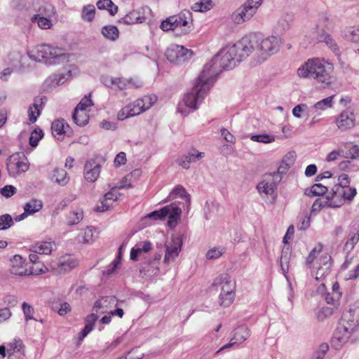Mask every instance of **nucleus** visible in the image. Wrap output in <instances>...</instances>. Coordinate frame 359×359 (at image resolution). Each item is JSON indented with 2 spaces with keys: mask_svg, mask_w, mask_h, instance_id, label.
<instances>
[{
  "mask_svg": "<svg viewBox=\"0 0 359 359\" xmlns=\"http://www.w3.org/2000/svg\"><path fill=\"white\" fill-rule=\"evenodd\" d=\"M333 72L334 66L332 63L319 58H312L298 69L297 74L302 78L313 79L322 87L325 88L334 81Z\"/></svg>",
  "mask_w": 359,
  "mask_h": 359,
  "instance_id": "1",
  "label": "nucleus"
},
{
  "mask_svg": "<svg viewBox=\"0 0 359 359\" xmlns=\"http://www.w3.org/2000/svg\"><path fill=\"white\" fill-rule=\"evenodd\" d=\"M248 44L249 43L247 39H244V37H243L236 43L226 46L209 62L212 64L210 72L217 75V76L219 75V72L213 69L214 65L218 60V57H219L220 66L223 69L228 70L234 68L242 60L250 55L249 50H248Z\"/></svg>",
  "mask_w": 359,
  "mask_h": 359,
  "instance_id": "2",
  "label": "nucleus"
},
{
  "mask_svg": "<svg viewBox=\"0 0 359 359\" xmlns=\"http://www.w3.org/2000/svg\"><path fill=\"white\" fill-rule=\"evenodd\" d=\"M212 63H207L196 80L191 91L187 93L183 99L185 106L196 110L202 102L208 92L217 79V75L212 74Z\"/></svg>",
  "mask_w": 359,
  "mask_h": 359,
  "instance_id": "3",
  "label": "nucleus"
},
{
  "mask_svg": "<svg viewBox=\"0 0 359 359\" xmlns=\"http://www.w3.org/2000/svg\"><path fill=\"white\" fill-rule=\"evenodd\" d=\"M243 37L249 43L248 45L249 55L255 52L262 61H264L269 55L277 53L280 45V39L274 36L262 39L257 34H250Z\"/></svg>",
  "mask_w": 359,
  "mask_h": 359,
  "instance_id": "4",
  "label": "nucleus"
},
{
  "mask_svg": "<svg viewBox=\"0 0 359 359\" xmlns=\"http://www.w3.org/2000/svg\"><path fill=\"white\" fill-rule=\"evenodd\" d=\"M358 325V320L354 318L351 310L344 313L333 334L332 346L335 350L341 349L348 342L351 334L357 330Z\"/></svg>",
  "mask_w": 359,
  "mask_h": 359,
  "instance_id": "5",
  "label": "nucleus"
},
{
  "mask_svg": "<svg viewBox=\"0 0 359 359\" xmlns=\"http://www.w3.org/2000/svg\"><path fill=\"white\" fill-rule=\"evenodd\" d=\"M192 13L189 10L184 9L177 15H174L163 20L161 29L163 31L177 30V34L186 35L193 29Z\"/></svg>",
  "mask_w": 359,
  "mask_h": 359,
  "instance_id": "6",
  "label": "nucleus"
},
{
  "mask_svg": "<svg viewBox=\"0 0 359 359\" xmlns=\"http://www.w3.org/2000/svg\"><path fill=\"white\" fill-rule=\"evenodd\" d=\"M28 55L30 59L36 62L49 59L53 60L54 63H60L68 60L67 55L62 49L47 44L35 46L29 50Z\"/></svg>",
  "mask_w": 359,
  "mask_h": 359,
  "instance_id": "7",
  "label": "nucleus"
},
{
  "mask_svg": "<svg viewBox=\"0 0 359 359\" xmlns=\"http://www.w3.org/2000/svg\"><path fill=\"white\" fill-rule=\"evenodd\" d=\"M181 213V208L175 203H172L170 205L163 207L159 210H155L149 213L145 218L154 220H164L165 217H168V226L170 228H175Z\"/></svg>",
  "mask_w": 359,
  "mask_h": 359,
  "instance_id": "8",
  "label": "nucleus"
},
{
  "mask_svg": "<svg viewBox=\"0 0 359 359\" xmlns=\"http://www.w3.org/2000/svg\"><path fill=\"white\" fill-rule=\"evenodd\" d=\"M263 0H247L231 15V20L236 24L250 20L257 13Z\"/></svg>",
  "mask_w": 359,
  "mask_h": 359,
  "instance_id": "9",
  "label": "nucleus"
},
{
  "mask_svg": "<svg viewBox=\"0 0 359 359\" xmlns=\"http://www.w3.org/2000/svg\"><path fill=\"white\" fill-rule=\"evenodd\" d=\"M27 263L20 255H15L11 259L10 271L12 274L23 276L29 275H39L44 271L42 268H27Z\"/></svg>",
  "mask_w": 359,
  "mask_h": 359,
  "instance_id": "10",
  "label": "nucleus"
},
{
  "mask_svg": "<svg viewBox=\"0 0 359 359\" xmlns=\"http://www.w3.org/2000/svg\"><path fill=\"white\" fill-rule=\"evenodd\" d=\"M183 244V236H172L170 241L165 244V253L164 262L170 264L175 260L182 250Z\"/></svg>",
  "mask_w": 359,
  "mask_h": 359,
  "instance_id": "11",
  "label": "nucleus"
},
{
  "mask_svg": "<svg viewBox=\"0 0 359 359\" xmlns=\"http://www.w3.org/2000/svg\"><path fill=\"white\" fill-rule=\"evenodd\" d=\"M193 52L182 46L172 44L165 51L167 59L172 63L183 62L192 56Z\"/></svg>",
  "mask_w": 359,
  "mask_h": 359,
  "instance_id": "12",
  "label": "nucleus"
},
{
  "mask_svg": "<svg viewBox=\"0 0 359 359\" xmlns=\"http://www.w3.org/2000/svg\"><path fill=\"white\" fill-rule=\"evenodd\" d=\"M27 158H21L18 155H12L7 159L6 168L11 177H15L29 169Z\"/></svg>",
  "mask_w": 359,
  "mask_h": 359,
  "instance_id": "13",
  "label": "nucleus"
},
{
  "mask_svg": "<svg viewBox=\"0 0 359 359\" xmlns=\"http://www.w3.org/2000/svg\"><path fill=\"white\" fill-rule=\"evenodd\" d=\"M335 123L342 132L351 130L355 125V116L351 110H344L337 117Z\"/></svg>",
  "mask_w": 359,
  "mask_h": 359,
  "instance_id": "14",
  "label": "nucleus"
},
{
  "mask_svg": "<svg viewBox=\"0 0 359 359\" xmlns=\"http://www.w3.org/2000/svg\"><path fill=\"white\" fill-rule=\"evenodd\" d=\"M78 264L79 262L75 257L67 255L60 258L58 262L51 267L55 273L62 274L74 269Z\"/></svg>",
  "mask_w": 359,
  "mask_h": 359,
  "instance_id": "15",
  "label": "nucleus"
},
{
  "mask_svg": "<svg viewBox=\"0 0 359 359\" xmlns=\"http://www.w3.org/2000/svg\"><path fill=\"white\" fill-rule=\"evenodd\" d=\"M212 285H221V292L236 297V282L231 280L227 273H223L217 277Z\"/></svg>",
  "mask_w": 359,
  "mask_h": 359,
  "instance_id": "16",
  "label": "nucleus"
},
{
  "mask_svg": "<svg viewBox=\"0 0 359 359\" xmlns=\"http://www.w3.org/2000/svg\"><path fill=\"white\" fill-rule=\"evenodd\" d=\"M345 187L338 185H334L332 188L331 193L327 196L328 206L331 208H338L344 204V195Z\"/></svg>",
  "mask_w": 359,
  "mask_h": 359,
  "instance_id": "17",
  "label": "nucleus"
},
{
  "mask_svg": "<svg viewBox=\"0 0 359 359\" xmlns=\"http://www.w3.org/2000/svg\"><path fill=\"white\" fill-rule=\"evenodd\" d=\"M203 152H199L196 149L189 151L187 154L180 156L177 159V163L184 169L189 168L190 163L196 162L204 156Z\"/></svg>",
  "mask_w": 359,
  "mask_h": 359,
  "instance_id": "18",
  "label": "nucleus"
},
{
  "mask_svg": "<svg viewBox=\"0 0 359 359\" xmlns=\"http://www.w3.org/2000/svg\"><path fill=\"white\" fill-rule=\"evenodd\" d=\"M100 165L93 160L88 161L84 166L85 179L89 182H95L100 175Z\"/></svg>",
  "mask_w": 359,
  "mask_h": 359,
  "instance_id": "19",
  "label": "nucleus"
},
{
  "mask_svg": "<svg viewBox=\"0 0 359 359\" xmlns=\"http://www.w3.org/2000/svg\"><path fill=\"white\" fill-rule=\"evenodd\" d=\"M69 130V126L65 122L64 119L55 120L52 123L51 131L53 135L58 140H63V135L67 134Z\"/></svg>",
  "mask_w": 359,
  "mask_h": 359,
  "instance_id": "20",
  "label": "nucleus"
},
{
  "mask_svg": "<svg viewBox=\"0 0 359 359\" xmlns=\"http://www.w3.org/2000/svg\"><path fill=\"white\" fill-rule=\"evenodd\" d=\"M49 179L60 186L66 185L69 178L64 169L55 168L49 173Z\"/></svg>",
  "mask_w": 359,
  "mask_h": 359,
  "instance_id": "21",
  "label": "nucleus"
},
{
  "mask_svg": "<svg viewBox=\"0 0 359 359\" xmlns=\"http://www.w3.org/2000/svg\"><path fill=\"white\" fill-rule=\"evenodd\" d=\"M55 243L52 241H39L30 247V250L40 255H49L53 250Z\"/></svg>",
  "mask_w": 359,
  "mask_h": 359,
  "instance_id": "22",
  "label": "nucleus"
},
{
  "mask_svg": "<svg viewBox=\"0 0 359 359\" xmlns=\"http://www.w3.org/2000/svg\"><path fill=\"white\" fill-rule=\"evenodd\" d=\"M250 336V330L245 325H240L233 330L232 340L234 343L241 344Z\"/></svg>",
  "mask_w": 359,
  "mask_h": 359,
  "instance_id": "23",
  "label": "nucleus"
},
{
  "mask_svg": "<svg viewBox=\"0 0 359 359\" xmlns=\"http://www.w3.org/2000/svg\"><path fill=\"white\" fill-rule=\"evenodd\" d=\"M331 257L328 255L323 256L320 258V262L323 263L322 266L317 268L316 273V279L320 280L323 278L330 271L331 267Z\"/></svg>",
  "mask_w": 359,
  "mask_h": 359,
  "instance_id": "24",
  "label": "nucleus"
},
{
  "mask_svg": "<svg viewBox=\"0 0 359 359\" xmlns=\"http://www.w3.org/2000/svg\"><path fill=\"white\" fill-rule=\"evenodd\" d=\"M145 17L141 15L138 11H133L123 17L119 22L125 25H133L135 23H142L145 21Z\"/></svg>",
  "mask_w": 359,
  "mask_h": 359,
  "instance_id": "25",
  "label": "nucleus"
},
{
  "mask_svg": "<svg viewBox=\"0 0 359 359\" xmlns=\"http://www.w3.org/2000/svg\"><path fill=\"white\" fill-rule=\"evenodd\" d=\"M177 196L186 200L188 203H190V195L186 191L185 189L182 186L178 185L175 187L169 194L167 201H172Z\"/></svg>",
  "mask_w": 359,
  "mask_h": 359,
  "instance_id": "26",
  "label": "nucleus"
},
{
  "mask_svg": "<svg viewBox=\"0 0 359 359\" xmlns=\"http://www.w3.org/2000/svg\"><path fill=\"white\" fill-rule=\"evenodd\" d=\"M334 97V95H331L316 102L313 106V114H316V115H320V113L319 111H324L332 107V99Z\"/></svg>",
  "mask_w": 359,
  "mask_h": 359,
  "instance_id": "27",
  "label": "nucleus"
},
{
  "mask_svg": "<svg viewBox=\"0 0 359 359\" xmlns=\"http://www.w3.org/2000/svg\"><path fill=\"white\" fill-rule=\"evenodd\" d=\"M43 208V203L41 200L32 198L25 203L24 211L25 214L33 215L39 212Z\"/></svg>",
  "mask_w": 359,
  "mask_h": 359,
  "instance_id": "28",
  "label": "nucleus"
},
{
  "mask_svg": "<svg viewBox=\"0 0 359 359\" xmlns=\"http://www.w3.org/2000/svg\"><path fill=\"white\" fill-rule=\"evenodd\" d=\"M97 7L100 10L106 9L111 15H114L118 12V6L111 0H99L97 2Z\"/></svg>",
  "mask_w": 359,
  "mask_h": 359,
  "instance_id": "29",
  "label": "nucleus"
},
{
  "mask_svg": "<svg viewBox=\"0 0 359 359\" xmlns=\"http://www.w3.org/2000/svg\"><path fill=\"white\" fill-rule=\"evenodd\" d=\"M328 191L327 187L321 184H315L310 189L305 190V194L309 196H322Z\"/></svg>",
  "mask_w": 359,
  "mask_h": 359,
  "instance_id": "30",
  "label": "nucleus"
},
{
  "mask_svg": "<svg viewBox=\"0 0 359 359\" xmlns=\"http://www.w3.org/2000/svg\"><path fill=\"white\" fill-rule=\"evenodd\" d=\"M102 34L105 38L111 41H116L119 36L118 29L113 25L104 26L102 29Z\"/></svg>",
  "mask_w": 359,
  "mask_h": 359,
  "instance_id": "31",
  "label": "nucleus"
},
{
  "mask_svg": "<svg viewBox=\"0 0 359 359\" xmlns=\"http://www.w3.org/2000/svg\"><path fill=\"white\" fill-rule=\"evenodd\" d=\"M119 302H123V301L118 300L115 297H104L95 302L93 309L96 312H98L100 309L103 310L102 303L115 304V306L117 307Z\"/></svg>",
  "mask_w": 359,
  "mask_h": 359,
  "instance_id": "32",
  "label": "nucleus"
},
{
  "mask_svg": "<svg viewBox=\"0 0 359 359\" xmlns=\"http://www.w3.org/2000/svg\"><path fill=\"white\" fill-rule=\"evenodd\" d=\"M282 177H280L278 173L274 172L266 173L263 177V182L268 183L271 187L276 189L278 184L281 182Z\"/></svg>",
  "mask_w": 359,
  "mask_h": 359,
  "instance_id": "33",
  "label": "nucleus"
},
{
  "mask_svg": "<svg viewBox=\"0 0 359 359\" xmlns=\"http://www.w3.org/2000/svg\"><path fill=\"white\" fill-rule=\"evenodd\" d=\"M212 7V1L211 0H200L191 6V9L196 12H205L210 10Z\"/></svg>",
  "mask_w": 359,
  "mask_h": 359,
  "instance_id": "34",
  "label": "nucleus"
},
{
  "mask_svg": "<svg viewBox=\"0 0 359 359\" xmlns=\"http://www.w3.org/2000/svg\"><path fill=\"white\" fill-rule=\"evenodd\" d=\"M290 258V253L289 248H285L282 250L281 256L280 258V264L281 270L284 274H286L289 269V261Z\"/></svg>",
  "mask_w": 359,
  "mask_h": 359,
  "instance_id": "35",
  "label": "nucleus"
},
{
  "mask_svg": "<svg viewBox=\"0 0 359 359\" xmlns=\"http://www.w3.org/2000/svg\"><path fill=\"white\" fill-rule=\"evenodd\" d=\"M319 41L325 43L334 52L339 50L337 42L330 34L323 33L320 36Z\"/></svg>",
  "mask_w": 359,
  "mask_h": 359,
  "instance_id": "36",
  "label": "nucleus"
},
{
  "mask_svg": "<svg viewBox=\"0 0 359 359\" xmlns=\"http://www.w3.org/2000/svg\"><path fill=\"white\" fill-rule=\"evenodd\" d=\"M72 118L79 126H84L88 123L89 117L86 112H76L74 111Z\"/></svg>",
  "mask_w": 359,
  "mask_h": 359,
  "instance_id": "37",
  "label": "nucleus"
},
{
  "mask_svg": "<svg viewBox=\"0 0 359 359\" xmlns=\"http://www.w3.org/2000/svg\"><path fill=\"white\" fill-rule=\"evenodd\" d=\"M95 8L93 5L89 4L83 8L81 17L85 21L90 22L95 17Z\"/></svg>",
  "mask_w": 359,
  "mask_h": 359,
  "instance_id": "38",
  "label": "nucleus"
},
{
  "mask_svg": "<svg viewBox=\"0 0 359 359\" xmlns=\"http://www.w3.org/2000/svg\"><path fill=\"white\" fill-rule=\"evenodd\" d=\"M83 213L81 209H78L69 213L67 224L69 226L76 224L83 219Z\"/></svg>",
  "mask_w": 359,
  "mask_h": 359,
  "instance_id": "39",
  "label": "nucleus"
},
{
  "mask_svg": "<svg viewBox=\"0 0 359 359\" xmlns=\"http://www.w3.org/2000/svg\"><path fill=\"white\" fill-rule=\"evenodd\" d=\"M32 21L36 22L41 29H50L52 26L51 21L48 18L41 16L39 14L34 15Z\"/></svg>",
  "mask_w": 359,
  "mask_h": 359,
  "instance_id": "40",
  "label": "nucleus"
},
{
  "mask_svg": "<svg viewBox=\"0 0 359 359\" xmlns=\"http://www.w3.org/2000/svg\"><path fill=\"white\" fill-rule=\"evenodd\" d=\"M79 241L83 243H90L93 241V229L88 227L79 236Z\"/></svg>",
  "mask_w": 359,
  "mask_h": 359,
  "instance_id": "41",
  "label": "nucleus"
},
{
  "mask_svg": "<svg viewBox=\"0 0 359 359\" xmlns=\"http://www.w3.org/2000/svg\"><path fill=\"white\" fill-rule=\"evenodd\" d=\"M257 189L260 194H264L265 196H271L274 193L275 188L271 187L268 183L263 182L262 180L257 184Z\"/></svg>",
  "mask_w": 359,
  "mask_h": 359,
  "instance_id": "42",
  "label": "nucleus"
},
{
  "mask_svg": "<svg viewBox=\"0 0 359 359\" xmlns=\"http://www.w3.org/2000/svg\"><path fill=\"white\" fill-rule=\"evenodd\" d=\"M43 133L42 130L39 128L34 129L29 137V144L32 147H35L38 145L39 140L43 137Z\"/></svg>",
  "mask_w": 359,
  "mask_h": 359,
  "instance_id": "43",
  "label": "nucleus"
},
{
  "mask_svg": "<svg viewBox=\"0 0 359 359\" xmlns=\"http://www.w3.org/2000/svg\"><path fill=\"white\" fill-rule=\"evenodd\" d=\"M142 101L140 100H137L134 101L133 103L128 104V107L131 109V114L133 116L139 115L142 112L144 111V104L142 103Z\"/></svg>",
  "mask_w": 359,
  "mask_h": 359,
  "instance_id": "44",
  "label": "nucleus"
},
{
  "mask_svg": "<svg viewBox=\"0 0 359 359\" xmlns=\"http://www.w3.org/2000/svg\"><path fill=\"white\" fill-rule=\"evenodd\" d=\"M250 140L254 142L267 144L274 142L275 137L273 135H269L267 134H259L251 135Z\"/></svg>",
  "mask_w": 359,
  "mask_h": 359,
  "instance_id": "45",
  "label": "nucleus"
},
{
  "mask_svg": "<svg viewBox=\"0 0 359 359\" xmlns=\"http://www.w3.org/2000/svg\"><path fill=\"white\" fill-rule=\"evenodd\" d=\"M225 252V249L221 247H215L210 249L206 253L208 259H217Z\"/></svg>",
  "mask_w": 359,
  "mask_h": 359,
  "instance_id": "46",
  "label": "nucleus"
},
{
  "mask_svg": "<svg viewBox=\"0 0 359 359\" xmlns=\"http://www.w3.org/2000/svg\"><path fill=\"white\" fill-rule=\"evenodd\" d=\"M235 297L220 292L219 295V304L222 307H229L234 301Z\"/></svg>",
  "mask_w": 359,
  "mask_h": 359,
  "instance_id": "47",
  "label": "nucleus"
},
{
  "mask_svg": "<svg viewBox=\"0 0 359 359\" xmlns=\"http://www.w3.org/2000/svg\"><path fill=\"white\" fill-rule=\"evenodd\" d=\"M13 219L9 214L0 216V230H6L13 225Z\"/></svg>",
  "mask_w": 359,
  "mask_h": 359,
  "instance_id": "48",
  "label": "nucleus"
},
{
  "mask_svg": "<svg viewBox=\"0 0 359 359\" xmlns=\"http://www.w3.org/2000/svg\"><path fill=\"white\" fill-rule=\"evenodd\" d=\"M93 102L90 99V95H89L88 97L85 96L77 104V106L74 109V111L86 112L85 111L86 108L91 106Z\"/></svg>",
  "mask_w": 359,
  "mask_h": 359,
  "instance_id": "49",
  "label": "nucleus"
},
{
  "mask_svg": "<svg viewBox=\"0 0 359 359\" xmlns=\"http://www.w3.org/2000/svg\"><path fill=\"white\" fill-rule=\"evenodd\" d=\"M22 309L23 313L25 316V319L26 321H28L29 320H36L34 318L33 314L34 313V308L31 305L28 304L26 302H23L22 304Z\"/></svg>",
  "mask_w": 359,
  "mask_h": 359,
  "instance_id": "50",
  "label": "nucleus"
},
{
  "mask_svg": "<svg viewBox=\"0 0 359 359\" xmlns=\"http://www.w3.org/2000/svg\"><path fill=\"white\" fill-rule=\"evenodd\" d=\"M333 314V309L323 307L316 313V318L319 321H323L325 318Z\"/></svg>",
  "mask_w": 359,
  "mask_h": 359,
  "instance_id": "51",
  "label": "nucleus"
},
{
  "mask_svg": "<svg viewBox=\"0 0 359 359\" xmlns=\"http://www.w3.org/2000/svg\"><path fill=\"white\" fill-rule=\"evenodd\" d=\"M133 82V79L126 80L123 78H116L114 83V90H124Z\"/></svg>",
  "mask_w": 359,
  "mask_h": 359,
  "instance_id": "52",
  "label": "nucleus"
},
{
  "mask_svg": "<svg viewBox=\"0 0 359 359\" xmlns=\"http://www.w3.org/2000/svg\"><path fill=\"white\" fill-rule=\"evenodd\" d=\"M341 297L340 292H328L326 294L325 299L329 304L335 306Z\"/></svg>",
  "mask_w": 359,
  "mask_h": 359,
  "instance_id": "53",
  "label": "nucleus"
},
{
  "mask_svg": "<svg viewBox=\"0 0 359 359\" xmlns=\"http://www.w3.org/2000/svg\"><path fill=\"white\" fill-rule=\"evenodd\" d=\"M40 114V109L36 107L34 108V106L31 105L28 109V116L29 121L32 123H35Z\"/></svg>",
  "mask_w": 359,
  "mask_h": 359,
  "instance_id": "54",
  "label": "nucleus"
},
{
  "mask_svg": "<svg viewBox=\"0 0 359 359\" xmlns=\"http://www.w3.org/2000/svg\"><path fill=\"white\" fill-rule=\"evenodd\" d=\"M140 100L142 101V103L144 104V108L146 111L151 108L152 105L156 102V97L155 95H147Z\"/></svg>",
  "mask_w": 359,
  "mask_h": 359,
  "instance_id": "55",
  "label": "nucleus"
},
{
  "mask_svg": "<svg viewBox=\"0 0 359 359\" xmlns=\"http://www.w3.org/2000/svg\"><path fill=\"white\" fill-rule=\"evenodd\" d=\"M7 352L13 351V352H20L23 348L22 342L20 339H14L9 344Z\"/></svg>",
  "mask_w": 359,
  "mask_h": 359,
  "instance_id": "56",
  "label": "nucleus"
},
{
  "mask_svg": "<svg viewBox=\"0 0 359 359\" xmlns=\"http://www.w3.org/2000/svg\"><path fill=\"white\" fill-rule=\"evenodd\" d=\"M308 110V106L306 104H297L292 109V114L296 118H301L302 113H304Z\"/></svg>",
  "mask_w": 359,
  "mask_h": 359,
  "instance_id": "57",
  "label": "nucleus"
},
{
  "mask_svg": "<svg viewBox=\"0 0 359 359\" xmlns=\"http://www.w3.org/2000/svg\"><path fill=\"white\" fill-rule=\"evenodd\" d=\"M118 191L116 189H112L111 191L105 194L104 200L107 203H111V205L114 201H116L118 198Z\"/></svg>",
  "mask_w": 359,
  "mask_h": 359,
  "instance_id": "58",
  "label": "nucleus"
},
{
  "mask_svg": "<svg viewBox=\"0 0 359 359\" xmlns=\"http://www.w3.org/2000/svg\"><path fill=\"white\" fill-rule=\"evenodd\" d=\"M16 191V188L13 185H6L0 189L2 196L6 198L12 196Z\"/></svg>",
  "mask_w": 359,
  "mask_h": 359,
  "instance_id": "59",
  "label": "nucleus"
},
{
  "mask_svg": "<svg viewBox=\"0 0 359 359\" xmlns=\"http://www.w3.org/2000/svg\"><path fill=\"white\" fill-rule=\"evenodd\" d=\"M131 114V109L128 107V106H126L121 109V110L118 113L117 118L118 120L123 121L127 118L133 116Z\"/></svg>",
  "mask_w": 359,
  "mask_h": 359,
  "instance_id": "60",
  "label": "nucleus"
},
{
  "mask_svg": "<svg viewBox=\"0 0 359 359\" xmlns=\"http://www.w3.org/2000/svg\"><path fill=\"white\" fill-rule=\"evenodd\" d=\"M344 193L346 194L344 195V202L346 200L352 201L357 192L355 188L348 187L345 188Z\"/></svg>",
  "mask_w": 359,
  "mask_h": 359,
  "instance_id": "61",
  "label": "nucleus"
},
{
  "mask_svg": "<svg viewBox=\"0 0 359 359\" xmlns=\"http://www.w3.org/2000/svg\"><path fill=\"white\" fill-rule=\"evenodd\" d=\"M120 263V260H119V258L117 257L111 263L110 265H109L106 270L104 271L103 273L105 275H111L112 274L116 269L118 265Z\"/></svg>",
  "mask_w": 359,
  "mask_h": 359,
  "instance_id": "62",
  "label": "nucleus"
},
{
  "mask_svg": "<svg viewBox=\"0 0 359 359\" xmlns=\"http://www.w3.org/2000/svg\"><path fill=\"white\" fill-rule=\"evenodd\" d=\"M115 79L116 78H114V77H112V76H110L108 75H104V76H102L101 82L107 87L114 89Z\"/></svg>",
  "mask_w": 359,
  "mask_h": 359,
  "instance_id": "63",
  "label": "nucleus"
},
{
  "mask_svg": "<svg viewBox=\"0 0 359 359\" xmlns=\"http://www.w3.org/2000/svg\"><path fill=\"white\" fill-rule=\"evenodd\" d=\"M350 156L351 158H356L359 157V145L354 144L351 146L348 149V153L346 157Z\"/></svg>",
  "mask_w": 359,
  "mask_h": 359,
  "instance_id": "64",
  "label": "nucleus"
}]
</instances>
